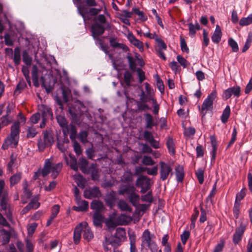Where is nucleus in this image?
Masks as SVG:
<instances>
[{
  "label": "nucleus",
  "instance_id": "nucleus-37",
  "mask_svg": "<svg viewBox=\"0 0 252 252\" xmlns=\"http://www.w3.org/2000/svg\"><path fill=\"white\" fill-rule=\"evenodd\" d=\"M166 145L168 149L169 152L172 155H174L175 151L174 148V143L172 138H168L166 142Z\"/></svg>",
  "mask_w": 252,
  "mask_h": 252
},
{
  "label": "nucleus",
  "instance_id": "nucleus-8",
  "mask_svg": "<svg viewBox=\"0 0 252 252\" xmlns=\"http://www.w3.org/2000/svg\"><path fill=\"white\" fill-rule=\"evenodd\" d=\"M232 95L236 97H239L240 96L241 87L240 86H233L224 90L223 92L222 97L224 100H227Z\"/></svg>",
  "mask_w": 252,
  "mask_h": 252
},
{
  "label": "nucleus",
  "instance_id": "nucleus-50",
  "mask_svg": "<svg viewBox=\"0 0 252 252\" xmlns=\"http://www.w3.org/2000/svg\"><path fill=\"white\" fill-rule=\"evenodd\" d=\"M228 45L231 47L232 50L234 52H237L239 50V47L237 43L232 38H230L228 40Z\"/></svg>",
  "mask_w": 252,
  "mask_h": 252
},
{
  "label": "nucleus",
  "instance_id": "nucleus-19",
  "mask_svg": "<svg viewBox=\"0 0 252 252\" xmlns=\"http://www.w3.org/2000/svg\"><path fill=\"white\" fill-rule=\"evenodd\" d=\"M38 70L36 65H33L32 69V77L34 86L36 87L39 86V84L38 82Z\"/></svg>",
  "mask_w": 252,
  "mask_h": 252
},
{
  "label": "nucleus",
  "instance_id": "nucleus-59",
  "mask_svg": "<svg viewBox=\"0 0 252 252\" xmlns=\"http://www.w3.org/2000/svg\"><path fill=\"white\" fill-rule=\"evenodd\" d=\"M252 42V36L251 35H249L247 39V40L245 42V44L243 47L242 49V52L244 53L246 52L248 49L250 48V47L251 45V43Z\"/></svg>",
  "mask_w": 252,
  "mask_h": 252
},
{
  "label": "nucleus",
  "instance_id": "nucleus-9",
  "mask_svg": "<svg viewBox=\"0 0 252 252\" xmlns=\"http://www.w3.org/2000/svg\"><path fill=\"white\" fill-rule=\"evenodd\" d=\"M141 238V250H142L145 245L147 246L154 241L153 239L155 238V236L154 234H151L148 229H146L143 232Z\"/></svg>",
  "mask_w": 252,
  "mask_h": 252
},
{
  "label": "nucleus",
  "instance_id": "nucleus-61",
  "mask_svg": "<svg viewBox=\"0 0 252 252\" xmlns=\"http://www.w3.org/2000/svg\"><path fill=\"white\" fill-rule=\"evenodd\" d=\"M141 200L143 201L151 203L153 201V196L151 191L148 192L147 194L141 196Z\"/></svg>",
  "mask_w": 252,
  "mask_h": 252
},
{
  "label": "nucleus",
  "instance_id": "nucleus-43",
  "mask_svg": "<svg viewBox=\"0 0 252 252\" xmlns=\"http://www.w3.org/2000/svg\"><path fill=\"white\" fill-rule=\"evenodd\" d=\"M88 133L86 130H82L78 134V138L82 143L86 144L88 142Z\"/></svg>",
  "mask_w": 252,
  "mask_h": 252
},
{
  "label": "nucleus",
  "instance_id": "nucleus-26",
  "mask_svg": "<svg viewBox=\"0 0 252 252\" xmlns=\"http://www.w3.org/2000/svg\"><path fill=\"white\" fill-rule=\"evenodd\" d=\"M175 173L177 181L178 182H182L184 178V172L183 167L180 165H178L175 168Z\"/></svg>",
  "mask_w": 252,
  "mask_h": 252
},
{
  "label": "nucleus",
  "instance_id": "nucleus-52",
  "mask_svg": "<svg viewBox=\"0 0 252 252\" xmlns=\"http://www.w3.org/2000/svg\"><path fill=\"white\" fill-rule=\"evenodd\" d=\"M70 158V168L73 170L77 171L78 169V166L77 165V159L74 156L69 155Z\"/></svg>",
  "mask_w": 252,
  "mask_h": 252
},
{
  "label": "nucleus",
  "instance_id": "nucleus-4",
  "mask_svg": "<svg viewBox=\"0 0 252 252\" xmlns=\"http://www.w3.org/2000/svg\"><path fill=\"white\" fill-rule=\"evenodd\" d=\"M73 3L77 6L78 13L83 18L84 21H86L89 13L92 16H95L101 11V9L95 8H91L89 9L81 0H73Z\"/></svg>",
  "mask_w": 252,
  "mask_h": 252
},
{
  "label": "nucleus",
  "instance_id": "nucleus-25",
  "mask_svg": "<svg viewBox=\"0 0 252 252\" xmlns=\"http://www.w3.org/2000/svg\"><path fill=\"white\" fill-rule=\"evenodd\" d=\"M51 172V162L49 159L45 160L44 166L42 169H41V174L43 177H45Z\"/></svg>",
  "mask_w": 252,
  "mask_h": 252
},
{
  "label": "nucleus",
  "instance_id": "nucleus-18",
  "mask_svg": "<svg viewBox=\"0 0 252 252\" xmlns=\"http://www.w3.org/2000/svg\"><path fill=\"white\" fill-rule=\"evenodd\" d=\"M91 31L92 35H102L105 31V28L102 25L95 23L92 26Z\"/></svg>",
  "mask_w": 252,
  "mask_h": 252
},
{
  "label": "nucleus",
  "instance_id": "nucleus-13",
  "mask_svg": "<svg viewBox=\"0 0 252 252\" xmlns=\"http://www.w3.org/2000/svg\"><path fill=\"white\" fill-rule=\"evenodd\" d=\"M86 224V221H83L79 223L78 225L75 227L74 233H73V241L75 244H78L80 242V240L81 237V232L82 231V226L83 224Z\"/></svg>",
  "mask_w": 252,
  "mask_h": 252
},
{
  "label": "nucleus",
  "instance_id": "nucleus-35",
  "mask_svg": "<svg viewBox=\"0 0 252 252\" xmlns=\"http://www.w3.org/2000/svg\"><path fill=\"white\" fill-rule=\"evenodd\" d=\"M57 122L63 128H67V123L64 116L58 115L56 117Z\"/></svg>",
  "mask_w": 252,
  "mask_h": 252
},
{
  "label": "nucleus",
  "instance_id": "nucleus-16",
  "mask_svg": "<svg viewBox=\"0 0 252 252\" xmlns=\"http://www.w3.org/2000/svg\"><path fill=\"white\" fill-rule=\"evenodd\" d=\"M127 38L130 42L138 48L140 51H141L143 50L144 46L143 42L136 38L132 33H128Z\"/></svg>",
  "mask_w": 252,
  "mask_h": 252
},
{
  "label": "nucleus",
  "instance_id": "nucleus-11",
  "mask_svg": "<svg viewBox=\"0 0 252 252\" xmlns=\"http://www.w3.org/2000/svg\"><path fill=\"white\" fill-rule=\"evenodd\" d=\"M134 190H136V189L132 185L130 184H122L119 187L118 193L120 195L126 194L128 196Z\"/></svg>",
  "mask_w": 252,
  "mask_h": 252
},
{
  "label": "nucleus",
  "instance_id": "nucleus-17",
  "mask_svg": "<svg viewBox=\"0 0 252 252\" xmlns=\"http://www.w3.org/2000/svg\"><path fill=\"white\" fill-rule=\"evenodd\" d=\"M116 199V193L114 191L108 193L104 198L106 204L111 208L115 205Z\"/></svg>",
  "mask_w": 252,
  "mask_h": 252
},
{
  "label": "nucleus",
  "instance_id": "nucleus-10",
  "mask_svg": "<svg viewBox=\"0 0 252 252\" xmlns=\"http://www.w3.org/2000/svg\"><path fill=\"white\" fill-rule=\"evenodd\" d=\"M246 229V225L241 223L236 229L233 236V242L234 244H238L242 239L243 234Z\"/></svg>",
  "mask_w": 252,
  "mask_h": 252
},
{
  "label": "nucleus",
  "instance_id": "nucleus-44",
  "mask_svg": "<svg viewBox=\"0 0 252 252\" xmlns=\"http://www.w3.org/2000/svg\"><path fill=\"white\" fill-rule=\"evenodd\" d=\"M12 121V118L7 116H3L0 119V128L8 125Z\"/></svg>",
  "mask_w": 252,
  "mask_h": 252
},
{
  "label": "nucleus",
  "instance_id": "nucleus-30",
  "mask_svg": "<svg viewBox=\"0 0 252 252\" xmlns=\"http://www.w3.org/2000/svg\"><path fill=\"white\" fill-rule=\"evenodd\" d=\"M230 108L229 106H227L224 110H223L222 115L221 116V122L223 124H225L230 116Z\"/></svg>",
  "mask_w": 252,
  "mask_h": 252
},
{
  "label": "nucleus",
  "instance_id": "nucleus-29",
  "mask_svg": "<svg viewBox=\"0 0 252 252\" xmlns=\"http://www.w3.org/2000/svg\"><path fill=\"white\" fill-rule=\"evenodd\" d=\"M62 168V164L58 163L54 166H51V176L53 179H55L58 175Z\"/></svg>",
  "mask_w": 252,
  "mask_h": 252
},
{
  "label": "nucleus",
  "instance_id": "nucleus-54",
  "mask_svg": "<svg viewBox=\"0 0 252 252\" xmlns=\"http://www.w3.org/2000/svg\"><path fill=\"white\" fill-rule=\"evenodd\" d=\"M37 133V132L36 128L34 126H31L29 127L27 130V137L28 138L34 137L36 135Z\"/></svg>",
  "mask_w": 252,
  "mask_h": 252
},
{
  "label": "nucleus",
  "instance_id": "nucleus-55",
  "mask_svg": "<svg viewBox=\"0 0 252 252\" xmlns=\"http://www.w3.org/2000/svg\"><path fill=\"white\" fill-rule=\"evenodd\" d=\"M122 181L125 183L130 182L132 180V175L129 172H125L122 177Z\"/></svg>",
  "mask_w": 252,
  "mask_h": 252
},
{
  "label": "nucleus",
  "instance_id": "nucleus-64",
  "mask_svg": "<svg viewBox=\"0 0 252 252\" xmlns=\"http://www.w3.org/2000/svg\"><path fill=\"white\" fill-rule=\"evenodd\" d=\"M90 192V193L92 195L93 197H98L100 195V192L99 189L96 187H94L93 188L88 189Z\"/></svg>",
  "mask_w": 252,
  "mask_h": 252
},
{
  "label": "nucleus",
  "instance_id": "nucleus-6",
  "mask_svg": "<svg viewBox=\"0 0 252 252\" xmlns=\"http://www.w3.org/2000/svg\"><path fill=\"white\" fill-rule=\"evenodd\" d=\"M159 165L160 179L162 181L166 180L170 175H173L172 168L169 164L160 161Z\"/></svg>",
  "mask_w": 252,
  "mask_h": 252
},
{
  "label": "nucleus",
  "instance_id": "nucleus-33",
  "mask_svg": "<svg viewBox=\"0 0 252 252\" xmlns=\"http://www.w3.org/2000/svg\"><path fill=\"white\" fill-rule=\"evenodd\" d=\"M23 61L28 66L32 64V58L31 57L27 50H24L22 53Z\"/></svg>",
  "mask_w": 252,
  "mask_h": 252
},
{
  "label": "nucleus",
  "instance_id": "nucleus-31",
  "mask_svg": "<svg viewBox=\"0 0 252 252\" xmlns=\"http://www.w3.org/2000/svg\"><path fill=\"white\" fill-rule=\"evenodd\" d=\"M189 29V34L191 36H194L196 33L197 30L200 29V25L198 23H196L195 25L192 23H190L188 24Z\"/></svg>",
  "mask_w": 252,
  "mask_h": 252
},
{
  "label": "nucleus",
  "instance_id": "nucleus-57",
  "mask_svg": "<svg viewBox=\"0 0 252 252\" xmlns=\"http://www.w3.org/2000/svg\"><path fill=\"white\" fill-rule=\"evenodd\" d=\"M246 188L242 189L241 191L237 194L235 201L240 202L246 196Z\"/></svg>",
  "mask_w": 252,
  "mask_h": 252
},
{
  "label": "nucleus",
  "instance_id": "nucleus-39",
  "mask_svg": "<svg viewBox=\"0 0 252 252\" xmlns=\"http://www.w3.org/2000/svg\"><path fill=\"white\" fill-rule=\"evenodd\" d=\"M43 138L44 139L46 142V144H47L49 147L51 146L53 144L54 142V138L50 133L47 132H44Z\"/></svg>",
  "mask_w": 252,
  "mask_h": 252
},
{
  "label": "nucleus",
  "instance_id": "nucleus-12",
  "mask_svg": "<svg viewBox=\"0 0 252 252\" xmlns=\"http://www.w3.org/2000/svg\"><path fill=\"white\" fill-rule=\"evenodd\" d=\"M82 226V231H83V238L84 240L87 241V242H90L91 241L94 237V233L93 231L91 230L90 227L88 226V224L86 222V224H83Z\"/></svg>",
  "mask_w": 252,
  "mask_h": 252
},
{
  "label": "nucleus",
  "instance_id": "nucleus-14",
  "mask_svg": "<svg viewBox=\"0 0 252 252\" xmlns=\"http://www.w3.org/2000/svg\"><path fill=\"white\" fill-rule=\"evenodd\" d=\"M91 208L94 211V213H102L105 210L103 203L97 200H93L91 203Z\"/></svg>",
  "mask_w": 252,
  "mask_h": 252
},
{
  "label": "nucleus",
  "instance_id": "nucleus-23",
  "mask_svg": "<svg viewBox=\"0 0 252 252\" xmlns=\"http://www.w3.org/2000/svg\"><path fill=\"white\" fill-rule=\"evenodd\" d=\"M110 45L115 48L123 49L124 51L128 50V47L124 44L118 43L117 38L110 37L109 39Z\"/></svg>",
  "mask_w": 252,
  "mask_h": 252
},
{
  "label": "nucleus",
  "instance_id": "nucleus-20",
  "mask_svg": "<svg viewBox=\"0 0 252 252\" xmlns=\"http://www.w3.org/2000/svg\"><path fill=\"white\" fill-rule=\"evenodd\" d=\"M145 119V128L148 129H152L154 126H156L153 117L149 113H145L144 114Z\"/></svg>",
  "mask_w": 252,
  "mask_h": 252
},
{
  "label": "nucleus",
  "instance_id": "nucleus-45",
  "mask_svg": "<svg viewBox=\"0 0 252 252\" xmlns=\"http://www.w3.org/2000/svg\"><path fill=\"white\" fill-rule=\"evenodd\" d=\"M199 214V212L198 210H196V209H194V213L192 215L191 217V224L190 226V229H193L195 227V221L196 220L198 217V215Z\"/></svg>",
  "mask_w": 252,
  "mask_h": 252
},
{
  "label": "nucleus",
  "instance_id": "nucleus-28",
  "mask_svg": "<svg viewBox=\"0 0 252 252\" xmlns=\"http://www.w3.org/2000/svg\"><path fill=\"white\" fill-rule=\"evenodd\" d=\"M129 201L134 206H136L139 200V196L136 193V190L133 191L127 196Z\"/></svg>",
  "mask_w": 252,
  "mask_h": 252
},
{
  "label": "nucleus",
  "instance_id": "nucleus-56",
  "mask_svg": "<svg viewBox=\"0 0 252 252\" xmlns=\"http://www.w3.org/2000/svg\"><path fill=\"white\" fill-rule=\"evenodd\" d=\"M37 145L39 150L40 151H43L46 147H49V146L46 144V142L43 138L42 139L40 138L38 140Z\"/></svg>",
  "mask_w": 252,
  "mask_h": 252
},
{
  "label": "nucleus",
  "instance_id": "nucleus-5",
  "mask_svg": "<svg viewBox=\"0 0 252 252\" xmlns=\"http://www.w3.org/2000/svg\"><path fill=\"white\" fill-rule=\"evenodd\" d=\"M136 186L141 188L140 192L145 193L151 188L150 179L146 176L140 175L136 181Z\"/></svg>",
  "mask_w": 252,
  "mask_h": 252
},
{
  "label": "nucleus",
  "instance_id": "nucleus-49",
  "mask_svg": "<svg viewBox=\"0 0 252 252\" xmlns=\"http://www.w3.org/2000/svg\"><path fill=\"white\" fill-rule=\"evenodd\" d=\"M22 72L25 76L26 80L27 82H28V84L31 85V78L29 75V69L28 67L23 66L22 68Z\"/></svg>",
  "mask_w": 252,
  "mask_h": 252
},
{
  "label": "nucleus",
  "instance_id": "nucleus-58",
  "mask_svg": "<svg viewBox=\"0 0 252 252\" xmlns=\"http://www.w3.org/2000/svg\"><path fill=\"white\" fill-rule=\"evenodd\" d=\"M40 119V114L39 113H36L32 115L28 124L31 123L32 124H35L38 123Z\"/></svg>",
  "mask_w": 252,
  "mask_h": 252
},
{
  "label": "nucleus",
  "instance_id": "nucleus-27",
  "mask_svg": "<svg viewBox=\"0 0 252 252\" xmlns=\"http://www.w3.org/2000/svg\"><path fill=\"white\" fill-rule=\"evenodd\" d=\"M67 132H69V137L71 141L76 140L77 137V129L75 126L70 124L67 128H65Z\"/></svg>",
  "mask_w": 252,
  "mask_h": 252
},
{
  "label": "nucleus",
  "instance_id": "nucleus-53",
  "mask_svg": "<svg viewBox=\"0 0 252 252\" xmlns=\"http://www.w3.org/2000/svg\"><path fill=\"white\" fill-rule=\"evenodd\" d=\"M196 176L200 184H202L204 182V171L201 168L198 169L195 171Z\"/></svg>",
  "mask_w": 252,
  "mask_h": 252
},
{
  "label": "nucleus",
  "instance_id": "nucleus-38",
  "mask_svg": "<svg viewBox=\"0 0 252 252\" xmlns=\"http://www.w3.org/2000/svg\"><path fill=\"white\" fill-rule=\"evenodd\" d=\"M141 162L143 164L146 166H152L155 163L152 158L148 156H144Z\"/></svg>",
  "mask_w": 252,
  "mask_h": 252
},
{
  "label": "nucleus",
  "instance_id": "nucleus-51",
  "mask_svg": "<svg viewBox=\"0 0 252 252\" xmlns=\"http://www.w3.org/2000/svg\"><path fill=\"white\" fill-rule=\"evenodd\" d=\"M88 162L85 158H81L79 159V165L80 168L83 172L87 171Z\"/></svg>",
  "mask_w": 252,
  "mask_h": 252
},
{
  "label": "nucleus",
  "instance_id": "nucleus-32",
  "mask_svg": "<svg viewBox=\"0 0 252 252\" xmlns=\"http://www.w3.org/2000/svg\"><path fill=\"white\" fill-rule=\"evenodd\" d=\"M119 208L122 210L124 211H131V208L128 205V204L124 200H120L118 204Z\"/></svg>",
  "mask_w": 252,
  "mask_h": 252
},
{
  "label": "nucleus",
  "instance_id": "nucleus-21",
  "mask_svg": "<svg viewBox=\"0 0 252 252\" xmlns=\"http://www.w3.org/2000/svg\"><path fill=\"white\" fill-rule=\"evenodd\" d=\"M102 213H94L93 215V223L95 226H101L103 221L104 217Z\"/></svg>",
  "mask_w": 252,
  "mask_h": 252
},
{
  "label": "nucleus",
  "instance_id": "nucleus-34",
  "mask_svg": "<svg viewBox=\"0 0 252 252\" xmlns=\"http://www.w3.org/2000/svg\"><path fill=\"white\" fill-rule=\"evenodd\" d=\"M252 23V14L247 17H243L240 19L239 24L241 26H248Z\"/></svg>",
  "mask_w": 252,
  "mask_h": 252
},
{
  "label": "nucleus",
  "instance_id": "nucleus-1",
  "mask_svg": "<svg viewBox=\"0 0 252 252\" xmlns=\"http://www.w3.org/2000/svg\"><path fill=\"white\" fill-rule=\"evenodd\" d=\"M69 113L72 120L77 124H80L83 121H90L91 115L88 112L87 108L82 102L77 100L69 108Z\"/></svg>",
  "mask_w": 252,
  "mask_h": 252
},
{
  "label": "nucleus",
  "instance_id": "nucleus-60",
  "mask_svg": "<svg viewBox=\"0 0 252 252\" xmlns=\"http://www.w3.org/2000/svg\"><path fill=\"white\" fill-rule=\"evenodd\" d=\"M180 41L181 50L183 52L188 53L189 52V49L185 39L182 36H180Z\"/></svg>",
  "mask_w": 252,
  "mask_h": 252
},
{
  "label": "nucleus",
  "instance_id": "nucleus-48",
  "mask_svg": "<svg viewBox=\"0 0 252 252\" xmlns=\"http://www.w3.org/2000/svg\"><path fill=\"white\" fill-rule=\"evenodd\" d=\"M146 102L138 101L136 102L137 109L139 111H144L150 109V107L146 104Z\"/></svg>",
  "mask_w": 252,
  "mask_h": 252
},
{
  "label": "nucleus",
  "instance_id": "nucleus-63",
  "mask_svg": "<svg viewBox=\"0 0 252 252\" xmlns=\"http://www.w3.org/2000/svg\"><path fill=\"white\" fill-rule=\"evenodd\" d=\"M139 83H141L145 79V72L140 68L136 69Z\"/></svg>",
  "mask_w": 252,
  "mask_h": 252
},
{
  "label": "nucleus",
  "instance_id": "nucleus-15",
  "mask_svg": "<svg viewBox=\"0 0 252 252\" xmlns=\"http://www.w3.org/2000/svg\"><path fill=\"white\" fill-rule=\"evenodd\" d=\"M128 235L130 244V252H138L136 247V236L134 232H129Z\"/></svg>",
  "mask_w": 252,
  "mask_h": 252
},
{
  "label": "nucleus",
  "instance_id": "nucleus-24",
  "mask_svg": "<svg viewBox=\"0 0 252 252\" xmlns=\"http://www.w3.org/2000/svg\"><path fill=\"white\" fill-rule=\"evenodd\" d=\"M13 62L15 65L18 66L21 62V50L20 47H17L14 49V55H13Z\"/></svg>",
  "mask_w": 252,
  "mask_h": 252
},
{
  "label": "nucleus",
  "instance_id": "nucleus-46",
  "mask_svg": "<svg viewBox=\"0 0 252 252\" xmlns=\"http://www.w3.org/2000/svg\"><path fill=\"white\" fill-rule=\"evenodd\" d=\"M127 59L128 60L130 69L133 71H135L136 69V65L134 58L130 55H128L127 56Z\"/></svg>",
  "mask_w": 252,
  "mask_h": 252
},
{
  "label": "nucleus",
  "instance_id": "nucleus-47",
  "mask_svg": "<svg viewBox=\"0 0 252 252\" xmlns=\"http://www.w3.org/2000/svg\"><path fill=\"white\" fill-rule=\"evenodd\" d=\"M21 179V175L20 173H17L11 177L10 179V185L13 186L17 184Z\"/></svg>",
  "mask_w": 252,
  "mask_h": 252
},
{
  "label": "nucleus",
  "instance_id": "nucleus-41",
  "mask_svg": "<svg viewBox=\"0 0 252 252\" xmlns=\"http://www.w3.org/2000/svg\"><path fill=\"white\" fill-rule=\"evenodd\" d=\"M124 81L127 86H130L132 80V76L129 71H126L124 74Z\"/></svg>",
  "mask_w": 252,
  "mask_h": 252
},
{
  "label": "nucleus",
  "instance_id": "nucleus-22",
  "mask_svg": "<svg viewBox=\"0 0 252 252\" xmlns=\"http://www.w3.org/2000/svg\"><path fill=\"white\" fill-rule=\"evenodd\" d=\"M221 34L220 28L219 25H217L215 32L211 37L213 42L215 43H219L221 40Z\"/></svg>",
  "mask_w": 252,
  "mask_h": 252
},
{
  "label": "nucleus",
  "instance_id": "nucleus-62",
  "mask_svg": "<svg viewBox=\"0 0 252 252\" xmlns=\"http://www.w3.org/2000/svg\"><path fill=\"white\" fill-rule=\"evenodd\" d=\"M28 205H30L31 209H36L39 207L40 203L38 201V198H34L31 200Z\"/></svg>",
  "mask_w": 252,
  "mask_h": 252
},
{
  "label": "nucleus",
  "instance_id": "nucleus-3",
  "mask_svg": "<svg viewBox=\"0 0 252 252\" xmlns=\"http://www.w3.org/2000/svg\"><path fill=\"white\" fill-rule=\"evenodd\" d=\"M105 238L106 244H110L114 248H117L126 239V230L124 228L118 227L114 235L110 237L106 236Z\"/></svg>",
  "mask_w": 252,
  "mask_h": 252
},
{
  "label": "nucleus",
  "instance_id": "nucleus-36",
  "mask_svg": "<svg viewBox=\"0 0 252 252\" xmlns=\"http://www.w3.org/2000/svg\"><path fill=\"white\" fill-rule=\"evenodd\" d=\"M73 143V147L76 155L78 156L81 155L82 153V149L79 143L76 140L71 141Z\"/></svg>",
  "mask_w": 252,
  "mask_h": 252
},
{
  "label": "nucleus",
  "instance_id": "nucleus-42",
  "mask_svg": "<svg viewBox=\"0 0 252 252\" xmlns=\"http://www.w3.org/2000/svg\"><path fill=\"white\" fill-rule=\"evenodd\" d=\"M41 108L42 118H46L47 119L52 115L51 110L50 108L44 105H42Z\"/></svg>",
  "mask_w": 252,
  "mask_h": 252
},
{
  "label": "nucleus",
  "instance_id": "nucleus-40",
  "mask_svg": "<svg viewBox=\"0 0 252 252\" xmlns=\"http://www.w3.org/2000/svg\"><path fill=\"white\" fill-rule=\"evenodd\" d=\"M89 171L91 173L92 178L93 180H96L98 179L99 175L98 174V171L94 164L91 165L89 168Z\"/></svg>",
  "mask_w": 252,
  "mask_h": 252
},
{
  "label": "nucleus",
  "instance_id": "nucleus-2",
  "mask_svg": "<svg viewBox=\"0 0 252 252\" xmlns=\"http://www.w3.org/2000/svg\"><path fill=\"white\" fill-rule=\"evenodd\" d=\"M20 132V122L19 121H16L11 126L10 135L5 140L2 144V148L5 150L9 147L12 148L16 147L18 143Z\"/></svg>",
  "mask_w": 252,
  "mask_h": 252
},
{
  "label": "nucleus",
  "instance_id": "nucleus-7",
  "mask_svg": "<svg viewBox=\"0 0 252 252\" xmlns=\"http://www.w3.org/2000/svg\"><path fill=\"white\" fill-rule=\"evenodd\" d=\"M216 97V92L215 91L212 92L209 94L207 97L204 100L200 109V112L203 116L205 115L207 111L212 108L213 103Z\"/></svg>",
  "mask_w": 252,
  "mask_h": 252
}]
</instances>
